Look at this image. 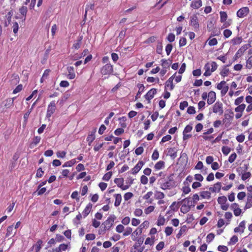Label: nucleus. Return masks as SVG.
I'll return each instance as SVG.
<instances>
[{"label":"nucleus","instance_id":"49530a36","mask_svg":"<svg viewBox=\"0 0 252 252\" xmlns=\"http://www.w3.org/2000/svg\"><path fill=\"white\" fill-rule=\"evenodd\" d=\"M132 231V229L131 227H126L125 231L123 233V235L124 236H128L131 233Z\"/></svg>","mask_w":252,"mask_h":252},{"label":"nucleus","instance_id":"052dcab7","mask_svg":"<svg viewBox=\"0 0 252 252\" xmlns=\"http://www.w3.org/2000/svg\"><path fill=\"white\" fill-rule=\"evenodd\" d=\"M218 41L216 38H214L209 40L208 44L210 46H214L217 45Z\"/></svg>","mask_w":252,"mask_h":252},{"label":"nucleus","instance_id":"2eb2a0df","mask_svg":"<svg viewBox=\"0 0 252 252\" xmlns=\"http://www.w3.org/2000/svg\"><path fill=\"white\" fill-rule=\"evenodd\" d=\"M252 207V193H248L247 197V201L245 207V209H249Z\"/></svg>","mask_w":252,"mask_h":252},{"label":"nucleus","instance_id":"ddd939ff","mask_svg":"<svg viewBox=\"0 0 252 252\" xmlns=\"http://www.w3.org/2000/svg\"><path fill=\"white\" fill-rule=\"evenodd\" d=\"M245 228V221L244 220H243L242 221H241L240 223L239 226L235 228L234 232L236 233L240 232L241 233H243L244 231Z\"/></svg>","mask_w":252,"mask_h":252},{"label":"nucleus","instance_id":"c9c22d12","mask_svg":"<svg viewBox=\"0 0 252 252\" xmlns=\"http://www.w3.org/2000/svg\"><path fill=\"white\" fill-rule=\"evenodd\" d=\"M137 243L134 245V248L137 249L138 247H140V245L143 243L144 238H139L138 239H136Z\"/></svg>","mask_w":252,"mask_h":252},{"label":"nucleus","instance_id":"c756f323","mask_svg":"<svg viewBox=\"0 0 252 252\" xmlns=\"http://www.w3.org/2000/svg\"><path fill=\"white\" fill-rule=\"evenodd\" d=\"M164 162L163 161H159L155 165V168L157 170H159L164 166Z\"/></svg>","mask_w":252,"mask_h":252},{"label":"nucleus","instance_id":"cd10ccee","mask_svg":"<svg viewBox=\"0 0 252 252\" xmlns=\"http://www.w3.org/2000/svg\"><path fill=\"white\" fill-rule=\"evenodd\" d=\"M76 163V160L75 159H71L70 161L65 162L63 165V167H71Z\"/></svg>","mask_w":252,"mask_h":252},{"label":"nucleus","instance_id":"39448f33","mask_svg":"<svg viewBox=\"0 0 252 252\" xmlns=\"http://www.w3.org/2000/svg\"><path fill=\"white\" fill-rule=\"evenodd\" d=\"M101 72L103 75H109L113 72V66L110 63H107L102 67Z\"/></svg>","mask_w":252,"mask_h":252},{"label":"nucleus","instance_id":"72a5a7b5","mask_svg":"<svg viewBox=\"0 0 252 252\" xmlns=\"http://www.w3.org/2000/svg\"><path fill=\"white\" fill-rule=\"evenodd\" d=\"M187 226L186 225L183 226L179 231V232L177 234V238H180L181 236L186 231Z\"/></svg>","mask_w":252,"mask_h":252},{"label":"nucleus","instance_id":"9b49d317","mask_svg":"<svg viewBox=\"0 0 252 252\" xmlns=\"http://www.w3.org/2000/svg\"><path fill=\"white\" fill-rule=\"evenodd\" d=\"M249 47H251V45L249 44H245L242 46L237 52L236 53V57H237L239 56H241L245 51H246Z\"/></svg>","mask_w":252,"mask_h":252},{"label":"nucleus","instance_id":"680f3d73","mask_svg":"<svg viewBox=\"0 0 252 252\" xmlns=\"http://www.w3.org/2000/svg\"><path fill=\"white\" fill-rule=\"evenodd\" d=\"M66 154V152L64 151H62V152L58 151L57 153V157L59 158H63L65 157Z\"/></svg>","mask_w":252,"mask_h":252},{"label":"nucleus","instance_id":"f257e3e1","mask_svg":"<svg viewBox=\"0 0 252 252\" xmlns=\"http://www.w3.org/2000/svg\"><path fill=\"white\" fill-rule=\"evenodd\" d=\"M175 182L172 175L168 177V180L161 184V188L164 190L170 189L175 186Z\"/></svg>","mask_w":252,"mask_h":252},{"label":"nucleus","instance_id":"f03ea898","mask_svg":"<svg viewBox=\"0 0 252 252\" xmlns=\"http://www.w3.org/2000/svg\"><path fill=\"white\" fill-rule=\"evenodd\" d=\"M212 110L214 113L218 114L219 115H222L223 113L222 103L221 102L217 101L213 105Z\"/></svg>","mask_w":252,"mask_h":252},{"label":"nucleus","instance_id":"7c9ffc66","mask_svg":"<svg viewBox=\"0 0 252 252\" xmlns=\"http://www.w3.org/2000/svg\"><path fill=\"white\" fill-rule=\"evenodd\" d=\"M245 107H246V105L245 104H242L239 105L236 108H235V111L236 112L242 113L243 112V111L244 110Z\"/></svg>","mask_w":252,"mask_h":252},{"label":"nucleus","instance_id":"f8f14e48","mask_svg":"<svg viewBox=\"0 0 252 252\" xmlns=\"http://www.w3.org/2000/svg\"><path fill=\"white\" fill-rule=\"evenodd\" d=\"M167 155L169 156L172 159H175L177 156V150L175 148L167 149Z\"/></svg>","mask_w":252,"mask_h":252},{"label":"nucleus","instance_id":"7ed1b4c3","mask_svg":"<svg viewBox=\"0 0 252 252\" xmlns=\"http://www.w3.org/2000/svg\"><path fill=\"white\" fill-rule=\"evenodd\" d=\"M56 103L55 101H52L48 105L46 113V117L50 118L51 115L55 112L56 109Z\"/></svg>","mask_w":252,"mask_h":252},{"label":"nucleus","instance_id":"9d476101","mask_svg":"<svg viewBox=\"0 0 252 252\" xmlns=\"http://www.w3.org/2000/svg\"><path fill=\"white\" fill-rule=\"evenodd\" d=\"M190 25L194 27L195 30H197L198 29L199 24L197 17L196 15H193L191 17Z\"/></svg>","mask_w":252,"mask_h":252},{"label":"nucleus","instance_id":"e2e57ef3","mask_svg":"<svg viewBox=\"0 0 252 252\" xmlns=\"http://www.w3.org/2000/svg\"><path fill=\"white\" fill-rule=\"evenodd\" d=\"M95 238V235L94 234H88L86 235V239L87 240H93Z\"/></svg>","mask_w":252,"mask_h":252},{"label":"nucleus","instance_id":"37998d69","mask_svg":"<svg viewBox=\"0 0 252 252\" xmlns=\"http://www.w3.org/2000/svg\"><path fill=\"white\" fill-rule=\"evenodd\" d=\"M230 152V148L227 146H223L222 148V152L225 155H227Z\"/></svg>","mask_w":252,"mask_h":252},{"label":"nucleus","instance_id":"c85d7f7f","mask_svg":"<svg viewBox=\"0 0 252 252\" xmlns=\"http://www.w3.org/2000/svg\"><path fill=\"white\" fill-rule=\"evenodd\" d=\"M137 87L139 88V91L136 94V96H140L141 93L144 91L145 89V87L142 84H138L137 85Z\"/></svg>","mask_w":252,"mask_h":252},{"label":"nucleus","instance_id":"b1692460","mask_svg":"<svg viewBox=\"0 0 252 252\" xmlns=\"http://www.w3.org/2000/svg\"><path fill=\"white\" fill-rule=\"evenodd\" d=\"M200 195L203 198L209 199L211 197V193L209 191H203L200 193Z\"/></svg>","mask_w":252,"mask_h":252},{"label":"nucleus","instance_id":"774afa93","mask_svg":"<svg viewBox=\"0 0 252 252\" xmlns=\"http://www.w3.org/2000/svg\"><path fill=\"white\" fill-rule=\"evenodd\" d=\"M226 84V82L224 81H221L220 83H219L217 86V88L218 90H221Z\"/></svg>","mask_w":252,"mask_h":252},{"label":"nucleus","instance_id":"79ce46f5","mask_svg":"<svg viewBox=\"0 0 252 252\" xmlns=\"http://www.w3.org/2000/svg\"><path fill=\"white\" fill-rule=\"evenodd\" d=\"M251 173L250 172H245L243 174H242V179L243 181H245L247 179L251 177Z\"/></svg>","mask_w":252,"mask_h":252},{"label":"nucleus","instance_id":"6ab92c4d","mask_svg":"<svg viewBox=\"0 0 252 252\" xmlns=\"http://www.w3.org/2000/svg\"><path fill=\"white\" fill-rule=\"evenodd\" d=\"M92 208V204L89 203L85 208L83 212V215L84 217H87L91 211Z\"/></svg>","mask_w":252,"mask_h":252},{"label":"nucleus","instance_id":"5fc2aeb1","mask_svg":"<svg viewBox=\"0 0 252 252\" xmlns=\"http://www.w3.org/2000/svg\"><path fill=\"white\" fill-rule=\"evenodd\" d=\"M124 132V129L122 128H119L116 129L114 131V133L116 135H120Z\"/></svg>","mask_w":252,"mask_h":252},{"label":"nucleus","instance_id":"bf43d9fd","mask_svg":"<svg viewBox=\"0 0 252 252\" xmlns=\"http://www.w3.org/2000/svg\"><path fill=\"white\" fill-rule=\"evenodd\" d=\"M215 237V235L213 233H209L207 236V242L210 243L212 241Z\"/></svg>","mask_w":252,"mask_h":252},{"label":"nucleus","instance_id":"6e6d98bb","mask_svg":"<svg viewBox=\"0 0 252 252\" xmlns=\"http://www.w3.org/2000/svg\"><path fill=\"white\" fill-rule=\"evenodd\" d=\"M59 248L61 252L62 251H65L66 250L68 249V245L67 244H62L59 246Z\"/></svg>","mask_w":252,"mask_h":252},{"label":"nucleus","instance_id":"0eeeda50","mask_svg":"<svg viewBox=\"0 0 252 252\" xmlns=\"http://www.w3.org/2000/svg\"><path fill=\"white\" fill-rule=\"evenodd\" d=\"M216 99V95L215 92L211 91L208 95L207 103L209 105L213 103Z\"/></svg>","mask_w":252,"mask_h":252},{"label":"nucleus","instance_id":"ea45409f","mask_svg":"<svg viewBox=\"0 0 252 252\" xmlns=\"http://www.w3.org/2000/svg\"><path fill=\"white\" fill-rule=\"evenodd\" d=\"M229 72V70L228 68H226V67H225L220 72V74L223 77L226 76L228 75V73Z\"/></svg>","mask_w":252,"mask_h":252},{"label":"nucleus","instance_id":"aec40b11","mask_svg":"<svg viewBox=\"0 0 252 252\" xmlns=\"http://www.w3.org/2000/svg\"><path fill=\"white\" fill-rule=\"evenodd\" d=\"M142 228L141 227H138L132 233V240L133 241L136 240V236L141 234L142 231Z\"/></svg>","mask_w":252,"mask_h":252},{"label":"nucleus","instance_id":"6e6552de","mask_svg":"<svg viewBox=\"0 0 252 252\" xmlns=\"http://www.w3.org/2000/svg\"><path fill=\"white\" fill-rule=\"evenodd\" d=\"M157 93L156 89H152L145 95V98L150 102V100L154 97V95Z\"/></svg>","mask_w":252,"mask_h":252},{"label":"nucleus","instance_id":"de8ad7c7","mask_svg":"<svg viewBox=\"0 0 252 252\" xmlns=\"http://www.w3.org/2000/svg\"><path fill=\"white\" fill-rule=\"evenodd\" d=\"M14 98H8L6 100V103L5 104V106L9 107L11 106L13 103Z\"/></svg>","mask_w":252,"mask_h":252},{"label":"nucleus","instance_id":"bb28decb","mask_svg":"<svg viewBox=\"0 0 252 252\" xmlns=\"http://www.w3.org/2000/svg\"><path fill=\"white\" fill-rule=\"evenodd\" d=\"M204 69H205V72L204 73V75L205 76H208L211 75V72L210 70V65L208 63H206L204 66Z\"/></svg>","mask_w":252,"mask_h":252},{"label":"nucleus","instance_id":"338daca9","mask_svg":"<svg viewBox=\"0 0 252 252\" xmlns=\"http://www.w3.org/2000/svg\"><path fill=\"white\" fill-rule=\"evenodd\" d=\"M232 34L230 30L226 29L223 31V35L226 38L229 37Z\"/></svg>","mask_w":252,"mask_h":252},{"label":"nucleus","instance_id":"4d7b16f0","mask_svg":"<svg viewBox=\"0 0 252 252\" xmlns=\"http://www.w3.org/2000/svg\"><path fill=\"white\" fill-rule=\"evenodd\" d=\"M164 246V243L162 241L160 242L156 246V249L158 251L161 250Z\"/></svg>","mask_w":252,"mask_h":252},{"label":"nucleus","instance_id":"c03bdc74","mask_svg":"<svg viewBox=\"0 0 252 252\" xmlns=\"http://www.w3.org/2000/svg\"><path fill=\"white\" fill-rule=\"evenodd\" d=\"M165 220L163 217H159L158 220L157 225L158 226L163 225L164 224Z\"/></svg>","mask_w":252,"mask_h":252},{"label":"nucleus","instance_id":"f704fd0d","mask_svg":"<svg viewBox=\"0 0 252 252\" xmlns=\"http://www.w3.org/2000/svg\"><path fill=\"white\" fill-rule=\"evenodd\" d=\"M190 207L183 204L181 208V212L184 214L187 213L190 210Z\"/></svg>","mask_w":252,"mask_h":252},{"label":"nucleus","instance_id":"09e8293b","mask_svg":"<svg viewBox=\"0 0 252 252\" xmlns=\"http://www.w3.org/2000/svg\"><path fill=\"white\" fill-rule=\"evenodd\" d=\"M144 151V148L142 147H139L136 149L135 153L137 155H141Z\"/></svg>","mask_w":252,"mask_h":252},{"label":"nucleus","instance_id":"473e14b6","mask_svg":"<svg viewBox=\"0 0 252 252\" xmlns=\"http://www.w3.org/2000/svg\"><path fill=\"white\" fill-rule=\"evenodd\" d=\"M124 180L123 178H116L114 180V182L119 187H121L122 186V185L124 184Z\"/></svg>","mask_w":252,"mask_h":252},{"label":"nucleus","instance_id":"0e129e2a","mask_svg":"<svg viewBox=\"0 0 252 252\" xmlns=\"http://www.w3.org/2000/svg\"><path fill=\"white\" fill-rule=\"evenodd\" d=\"M133 194L131 192H127L124 195V198L126 201H127L130 199L132 196Z\"/></svg>","mask_w":252,"mask_h":252},{"label":"nucleus","instance_id":"864d4df0","mask_svg":"<svg viewBox=\"0 0 252 252\" xmlns=\"http://www.w3.org/2000/svg\"><path fill=\"white\" fill-rule=\"evenodd\" d=\"M155 209L154 206H150L145 210V213L146 214H149L154 211Z\"/></svg>","mask_w":252,"mask_h":252},{"label":"nucleus","instance_id":"20e7f679","mask_svg":"<svg viewBox=\"0 0 252 252\" xmlns=\"http://www.w3.org/2000/svg\"><path fill=\"white\" fill-rule=\"evenodd\" d=\"M115 219L116 217L114 216L109 217L103 223L102 225L104 226V230H109L113 226Z\"/></svg>","mask_w":252,"mask_h":252},{"label":"nucleus","instance_id":"58836bf2","mask_svg":"<svg viewBox=\"0 0 252 252\" xmlns=\"http://www.w3.org/2000/svg\"><path fill=\"white\" fill-rule=\"evenodd\" d=\"M242 38L241 37H237L233 38L232 40V42L234 45L239 44L242 41Z\"/></svg>","mask_w":252,"mask_h":252},{"label":"nucleus","instance_id":"393cba45","mask_svg":"<svg viewBox=\"0 0 252 252\" xmlns=\"http://www.w3.org/2000/svg\"><path fill=\"white\" fill-rule=\"evenodd\" d=\"M28 11V8L26 6H23L19 9V12L24 17V20L26 19V14Z\"/></svg>","mask_w":252,"mask_h":252},{"label":"nucleus","instance_id":"4c0bfd02","mask_svg":"<svg viewBox=\"0 0 252 252\" xmlns=\"http://www.w3.org/2000/svg\"><path fill=\"white\" fill-rule=\"evenodd\" d=\"M13 225L9 226L7 228V232L6 234V236L8 237L11 235L13 234Z\"/></svg>","mask_w":252,"mask_h":252},{"label":"nucleus","instance_id":"8fccbe9b","mask_svg":"<svg viewBox=\"0 0 252 252\" xmlns=\"http://www.w3.org/2000/svg\"><path fill=\"white\" fill-rule=\"evenodd\" d=\"M237 157V155L236 153H234L233 154H231L228 158V161L230 163H232L234 162L235 159H236Z\"/></svg>","mask_w":252,"mask_h":252},{"label":"nucleus","instance_id":"a878e982","mask_svg":"<svg viewBox=\"0 0 252 252\" xmlns=\"http://www.w3.org/2000/svg\"><path fill=\"white\" fill-rule=\"evenodd\" d=\"M220 21L221 23H224L226 21L227 18V15L225 12L224 11H220Z\"/></svg>","mask_w":252,"mask_h":252},{"label":"nucleus","instance_id":"69168bd1","mask_svg":"<svg viewBox=\"0 0 252 252\" xmlns=\"http://www.w3.org/2000/svg\"><path fill=\"white\" fill-rule=\"evenodd\" d=\"M188 106V102L186 101H184L180 103V108L181 110H184Z\"/></svg>","mask_w":252,"mask_h":252},{"label":"nucleus","instance_id":"4be33fe9","mask_svg":"<svg viewBox=\"0 0 252 252\" xmlns=\"http://www.w3.org/2000/svg\"><path fill=\"white\" fill-rule=\"evenodd\" d=\"M115 196V202L114 205L116 207H118L121 204L122 200V196L120 194H116Z\"/></svg>","mask_w":252,"mask_h":252},{"label":"nucleus","instance_id":"dca6fc26","mask_svg":"<svg viewBox=\"0 0 252 252\" xmlns=\"http://www.w3.org/2000/svg\"><path fill=\"white\" fill-rule=\"evenodd\" d=\"M68 72V78L70 79H74L75 77V74L74 71V68L72 66H68L67 68Z\"/></svg>","mask_w":252,"mask_h":252},{"label":"nucleus","instance_id":"2f4dec72","mask_svg":"<svg viewBox=\"0 0 252 252\" xmlns=\"http://www.w3.org/2000/svg\"><path fill=\"white\" fill-rule=\"evenodd\" d=\"M227 201V198L224 196L219 197L218 198V202L220 205L224 204Z\"/></svg>","mask_w":252,"mask_h":252},{"label":"nucleus","instance_id":"423d86ee","mask_svg":"<svg viewBox=\"0 0 252 252\" xmlns=\"http://www.w3.org/2000/svg\"><path fill=\"white\" fill-rule=\"evenodd\" d=\"M249 9L248 7H244L240 8L237 12L238 17L243 18L246 16L249 13Z\"/></svg>","mask_w":252,"mask_h":252},{"label":"nucleus","instance_id":"a19ab883","mask_svg":"<svg viewBox=\"0 0 252 252\" xmlns=\"http://www.w3.org/2000/svg\"><path fill=\"white\" fill-rule=\"evenodd\" d=\"M173 232V228L172 227L167 226L165 229V233L166 236H170Z\"/></svg>","mask_w":252,"mask_h":252},{"label":"nucleus","instance_id":"a18cd8bd","mask_svg":"<svg viewBox=\"0 0 252 252\" xmlns=\"http://www.w3.org/2000/svg\"><path fill=\"white\" fill-rule=\"evenodd\" d=\"M173 46L171 44H168L165 48V51L167 55H169L172 49Z\"/></svg>","mask_w":252,"mask_h":252},{"label":"nucleus","instance_id":"e433bc0d","mask_svg":"<svg viewBox=\"0 0 252 252\" xmlns=\"http://www.w3.org/2000/svg\"><path fill=\"white\" fill-rule=\"evenodd\" d=\"M112 175V172L110 171L106 173L103 177L102 179L104 181H108L111 178Z\"/></svg>","mask_w":252,"mask_h":252},{"label":"nucleus","instance_id":"4468645a","mask_svg":"<svg viewBox=\"0 0 252 252\" xmlns=\"http://www.w3.org/2000/svg\"><path fill=\"white\" fill-rule=\"evenodd\" d=\"M96 128H95L94 129V130L92 131V133L90 134H89L87 137V140L88 142L89 145H91L93 141L95 139V133L96 132Z\"/></svg>","mask_w":252,"mask_h":252},{"label":"nucleus","instance_id":"3c124183","mask_svg":"<svg viewBox=\"0 0 252 252\" xmlns=\"http://www.w3.org/2000/svg\"><path fill=\"white\" fill-rule=\"evenodd\" d=\"M44 173V171L42 170V169L41 167L39 168L36 172V177L38 178H41Z\"/></svg>","mask_w":252,"mask_h":252},{"label":"nucleus","instance_id":"603ef678","mask_svg":"<svg viewBox=\"0 0 252 252\" xmlns=\"http://www.w3.org/2000/svg\"><path fill=\"white\" fill-rule=\"evenodd\" d=\"M175 36L173 33H170L168 34L167 39L170 42H172L175 40Z\"/></svg>","mask_w":252,"mask_h":252},{"label":"nucleus","instance_id":"412c9836","mask_svg":"<svg viewBox=\"0 0 252 252\" xmlns=\"http://www.w3.org/2000/svg\"><path fill=\"white\" fill-rule=\"evenodd\" d=\"M221 185L220 182H218L216 184H215L214 187H210L209 190L213 192H216L217 189H218V191H220L221 189Z\"/></svg>","mask_w":252,"mask_h":252},{"label":"nucleus","instance_id":"f3484780","mask_svg":"<svg viewBox=\"0 0 252 252\" xmlns=\"http://www.w3.org/2000/svg\"><path fill=\"white\" fill-rule=\"evenodd\" d=\"M228 113L225 114L224 115V119L223 120V123L226 122V119H230L232 120L234 117V113L231 110H227Z\"/></svg>","mask_w":252,"mask_h":252},{"label":"nucleus","instance_id":"a211bd4d","mask_svg":"<svg viewBox=\"0 0 252 252\" xmlns=\"http://www.w3.org/2000/svg\"><path fill=\"white\" fill-rule=\"evenodd\" d=\"M202 6V1L201 0H194L191 3V7L198 9Z\"/></svg>","mask_w":252,"mask_h":252},{"label":"nucleus","instance_id":"1a4fd4ad","mask_svg":"<svg viewBox=\"0 0 252 252\" xmlns=\"http://www.w3.org/2000/svg\"><path fill=\"white\" fill-rule=\"evenodd\" d=\"M144 163L142 161H139L138 163L132 169L131 173L133 174H136L137 173L142 167L143 166Z\"/></svg>","mask_w":252,"mask_h":252},{"label":"nucleus","instance_id":"13d9d810","mask_svg":"<svg viewBox=\"0 0 252 252\" xmlns=\"http://www.w3.org/2000/svg\"><path fill=\"white\" fill-rule=\"evenodd\" d=\"M148 181V178L146 176L142 175L141 177L140 181L142 184H143L144 185H146L147 184Z\"/></svg>","mask_w":252,"mask_h":252},{"label":"nucleus","instance_id":"5701e85b","mask_svg":"<svg viewBox=\"0 0 252 252\" xmlns=\"http://www.w3.org/2000/svg\"><path fill=\"white\" fill-rule=\"evenodd\" d=\"M161 62L162 63L161 65L165 68L169 67L170 64L171 63V61L169 60H167L165 59H162Z\"/></svg>","mask_w":252,"mask_h":252}]
</instances>
